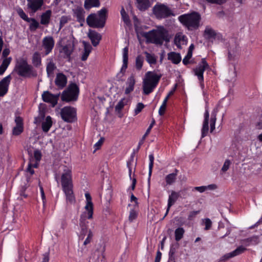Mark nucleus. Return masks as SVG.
Here are the masks:
<instances>
[{"label":"nucleus","mask_w":262,"mask_h":262,"mask_svg":"<svg viewBox=\"0 0 262 262\" xmlns=\"http://www.w3.org/2000/svg\"><path fill=\"white\" fill-rule=\"evenodd\" d=\"M67 103L73 104L78 100L80 84L78 77L67 70Z\"/></svg>","instance_id":"nucleus-1"},{"label":"nucleus","mask_w":262,"mask_h":262,"mask_svg":"<svg viewBox=\"0 0 262 262\" xmlns=\"http://www.w3.org/2000/svg\"><path fill=\"white\" fill-rule=\"evenodd\" d=\"M13 71L19 76L24 78L37 76V72L33 66L28 63L27 58L22 57L16 59Z\"/></svg>","instance_id":"nucleus-2"},{"label":"nucleus","mask_w":262,"mask_h":262,"mask_svg":"<svg viewBox=\"0 0 262 262\" xmlns=\"http://www.w3.org/2000/svg\"><path fill=\"white\" fill-rule=\"evenodd\" d=\"M201 19V14L194 11L182 14L178 18L183 27L189 31L198 30L200 27Z\"/></svg>","instance_id":"nucleus-3"},{"label":"nucleus","mask_w":262,"mask_h":262,"mask_svg":"<svg viewBox=\"0 0 262 262\" xmlns=\"http://www.w3.org/2000/svg\"><path fill=\"white\" fill-rule=\"evenodd\" d=\"M143 36L148 42L158 45H163L164 41L168 42L170 41L168 32L163 27L159 28L157 30L144 32Z\"/></svg>","instance_id":"nucleus-4"},{"label":"nucleus","mask_w":262,"mask_h":262,"mask_svg":"<svg viewBox=\"0 0 262 262\" xmlns=\"http://www.w3.org/2000/svg\"><path fill=\"white\" fill-rule=\"evenodd\" d=\"M162 77L161 74H157L155 71H148L146 73L143 81V93L149 95L157 87Z\"/></svg>","instance_id":"nucleus-5"},{"label":"nucleus","mask_w":262,"mask_h":262,"mask_svg":"<svg viewBox=\"0 0 262 262\" xmlns=\"http://www.w3.org/2000/svg\"><path fill=\"white\" fill-rule=\"evenodd\" d=\"M152 13L158 19L174 16L171 10L166 5L157 3L152 8Z\"/></svg>","instance_id":"nucleus-6"},{"label":"nucleus","mask_w":262,"mask_h":262,"mask_svg":"<svg viewBox=\"0 0 262 262\" xmlns=\"http://www.w3.org/2000/svg\"><path fill=\"white\" fill-rule=\"evenodd\" d=\"M73 185L72 182V169H67V202L71 204H75V197L73 191Z\"/></svg>","instance_id":"nucleus-7"},{"label":"nucleus","mask_w":262,"mask_h":262,"mask_svg":"<svg viewBox=\"0 0 262 262\" xmlns=\"http://www.w3.org/2000/svg\"><path fill=\"white\" fill-rule=\"evenodd\" d=\"M86 23L90 27L94 28H102L105 25V22L99 18L95 13H92L88 16Z\"/></svg>","instance_id":"nucleus-8"},{"label":"nucleus","mask_w":262,"mask_h":262,"mask_svg":"<svg viewBox=\"0 0 262 262\" xmlns=\"http://www.w3.org/2000/svg\"><path fill=\"white\" fill-rule=\"evenodd\" d=\"M88 218V215H86L85 213H82L80 215L79 220V226L80 227V232L79 235V239L83 240L84 236L87 235L89 233L88 230V224L89 222L87 221Z\"/></svg>","instance_id":"nucleus-9"},{"label":"nucleus","mask_w":262,"mask_h":262,"mask_svg":"<svg viewBox=\"0 0 262 262\" xmlns=\"http://www.w3.org/2000/svg\"><path fill=\"white\" fill-rule=\"evenodd\" d=\"M209 68V65L206 58H203L198 66L193 69L194 74L197 76L198 78H204V71Z\"/></svg>","instance_id":"nucleus-10"},{"label":"nucleus","mask_w":262,"mask_h":262,"mask_svg":"<svg viewBox=\"0 0 262 262\" xmlns=\"http://www.w3.org/2000/svg\"><path fill=\"white\" fill-rule=\"evenodd\" d=\"M128 48L127 47H125L123 49L122 55H123V64L120 69V72L117 75V77L118 78V80H122L121 78L124 75L125 71L127 68L128 66Z\"/></svg>","instance_id":"nucleus-11"},{"label":"nucleus","mask_w":262,"mask_h":262,"mask_svg":"<svg viewBox=\"0 0 262 262\" xmlns=\"http://www.w3.org/2000/svg\"><path fill=\"white\" fill-rule=\"evenodd\" d=\"M89 262H106L104 255V247L101 250L95 251L90 257Z\"/></svg>","instance_id":"nucleus-12"},{"label":"nucleus","mask_w":262,"mask_h":262,"mask_svg":"<svg viewBox=\"0 0 262 262\" xmlns=\"http://www.w3.org/2000/svg\"><path fill=\"white\" fill-rule=\"evenodd\" d=\"M41 97L44 102L51 103L52 106L54 107L57 103L59 95H54L51 94L50 92L47 91L43 92Z\"/></svg>","instance_id":"nucleus-13"},{"label":"nucleus","mask_w":262,"mask_h":262,"mask_svg":"<svg viewBox=\"0 0 262 262\" xmlns=\"http://www.w3.org/2000/svg\"><path fill=\"white\" fill-rule=\"evenodd\" d=\"M85 196L86 204L84 207L85 211L83 213H85L86 215H88L89 219H92L93 215V204L92 202V198L90 194L88 192L85 193Z\"/></svg>","instance_id":"nucleus-14"},{"label":"nucleus","mask_w":262,"mask_h":262,"mask_svg":"<svg viewBox=\"0 0 262 262\" xmlns=\"http://www.w3.org/2000/svg\"><path fill=\"white\" fill-rule=\"evenodd\" d=\"M28 2L27 8L30 9L32 13L40 10L43 4V0H27Z\"/></svg>","instance_id":"nucleus-15"},{"label":"nucleus","mask_w":262,"mask_h":262,"mask_svg":"<svg viewBox=\"0 0 262 262\" xmlns=\"http://www.w3.org/2000/svg\"><path fill=\"white\" fill-rule=\"evenodd\" d=\"M247 249L245 247H244L243 246H240L233 251L227 253L225 254L224 256H223L221 258V260L225 261L230 258L233 257L234 256L239 255L243 253Z\"/></svg>","instance_id":"nucleus-16"},{"label":"nucleus","mask_w":262,"mask_h":262,"mask_svg":"<svg viewBox=\"0 0 262 262\" xmlns=\"http://www.w3.org/2000/svg\"><path fill=\"white\" fill-rule=\"evenodd\" d=\"M247 249L245 247H244L243 246H240L233 251L227 253L225 254L224 256H223L221 258V260L225 261L230 258L233 257L234 256L239 255L243 253Z\"/></svg>","instance_id":"nucleus-17"},{"label":"nucleus","mask_w":262,"mask_h":262,"mask_svg":"<svg viewBox=\"0 0 262 262\" xmlns=\"http://www.w3.org/2000/svg\"><path fill=\"white\" fill-rule=\"evenodd\" d=\"M77 120L76 108L67 105V122L73 123L76 122Z\"/></svg>","instance_id":"nucleus-18"},{"label":"nucleus","mask_w":262,"mask_h":262,"mask_svg":"<svg viewBox=\"0 0 262 262\" xmlns=\"http://www.w3.org/2000/svg\"><path fill=\"white\" fill-rule=\"evenodd\" d=\"M209 113L208 108L207 106L205 107V112L204 113V120L203 123V126L201 130V137L204 138L207 136L209 130Z\"/></svg>","instance_id":"nucleus-19"},{"label":"nucleus","mask_w":262,"mask_h":262,"mask_svg":"<svg viewBox=\"0 0 262 262\" xmlns=\"http://www.w3.org/2000/svg\"><path fill=\"white\" fill-rule=\"evenodd\" d=\"M43 46L45 49V55L49 54L53 49L54 46L53 38L51 36L45 37L42 40Z\"/></svg>","instance_id":"nucleus-20"},{"label":"nucleus","mask_w":262,"mask_h":262,"mask_svg":"<svg viewBox=\"0 0 262 262\" xmlns=\"http://www.w3.org/2000/svg\"><path fill=\"white\" fill-rule=\"evenodd\" d=\"M11 79V77L9 75L0 81V97L4 96L7 93Z\"/></svg>","instance_id":"nucleus-21"},{"label":"nucleus","mask_w":262,"mask_h":262,"mask_svg":"<svg viewBox=\"0 0 262 262\" xmlns=\"http://www.w3.org/2000/svg\"><path fill=\"white\" fill-rule=\"evenodd\" d=\"M88 35L94 47H96L98 45L102 38L100 34L92 30H89Z\"/></svg>","instance_id":"nucleus-22"},{"label":"nucleus","mask_w":262,"mask_h":262,"mask_svg":"<svg viewBox=\"0 0 262 262\" xmlns=\"http://www.w3.org/2000/svg\"><path fill=\"white\" fill-rule=\"evenodd\" d=\"M260 242L258 235H253L247 238L242 239L241 243L246 247L251 245H256Z\"/></svg>","instance_id":"nucleus-23"},{"label":"nucleus","mask_w":262,"mask_h":262,"mask_svg":"<svg viewBox=\"0 0 262 262\" xmlns=\"http://www.w3.org/2000/svg\"><path fill=\"white\" fill-rule=\"evenodd\" d=\"M46 71L48 77L52 79L54 77V72L56 70V66L52 59H48Z\"/></svg>","instance_id":"nucleus-24"},{"label":"nucleus","mask_w":262,"mask_h":262,"mask_svg":"<svg viewBox=\"0 0 262 262\" xmlns=\"http://www.w3.org/2000/svg\"><path fill=\"white\" fill-rule=\"evenodd\" d=\"M136 83L135 78L134 74H132L127 79L126 82V88L125 90V94L128 95L133 92Z\"/></svg>","instance_id":"nucleus-25"},{"label":"nucleus","mask_w":262,"mask_h":262,"mask_svg":"<svg viewBox=\"0 0 262 262\" xmlns=\"http://www.w3.org/2000/svg\"><path fill=\"white\" fill-rule=\"evenodd\" d=\"M178 172L179 170L176 168L173 172L165 176L166 185H171L176 182Z\"/></svg>","instance_id":"nucleus-26"},{"label":"nucleus","mask_w":262,"mask_h":262,"mask_svg":"<svg viewBox=\"0 0 262 262\" xmlns=\"http://www.w3.org/2000/svg\"><path fill=\"white\" fill-rule=\"evenodd\" d=\"M75 47V38L73 37H70L69 39L67 41V58L70 61V56L73 52Z\"/></svg>","instance_id":"nucleus-27"},{"label":"nucleus","mask_w":262,"mask_h":262,"mask_svg":"<svg viewBox=\"0 0 262 262\" xmlns=\"http://www.w3.org/2000/svg\"><path fill=\"white\" fill-rule=\"evenodd\" d=\"M55 180L57 183L58 186L61 184L63 191L66 193V173L60 174L56 173L55 175Z\"/></svg>","instance_id":"nucleus-28"},{"label":"nucleus","mask_w":262,"mask_h":262,"mask_svg":"<svg viewBox=\"0 0 262 262\" xmlns=\"http://www.w3.org/2000/svg\"><path fill=\"white\" fill-rule=\"evenodd\" d=\"M55 83L59 89H63L66 86V75L62 73L57 74Z\"/></svg>","instance_id":"nucleus-29"},{"label":"nucleus","mask_w":262,"mask_h":262,"mask_svg":"<svg viewBox=\"0 0 262 262\" xmlns=\"http://www.w3.org/2000/svg\"><path fill=\"white\" fill-rule=\"evenodd\" d=\"M82 43L84 47V52L82 55L81 59L82 61H85L88 59V57L91 52L92 47L89 42L83 40Z\"/></svg>","instance_id":"nucleus-30"},{"label":"nucleus","mask_w":262,"mask_h":262,"mask_svg":"<svg viewBox=\"0 0 262 262\" xmlns=\"http://www.w3.org/2000/svg\"><path fill=\"white\" fill-rule=\"evenodd\" d=\"M180 192L172 191L171 193L168 196V209H170V207L176 203L180 197Z\"/></svg>","instance_id":"nucleus-31"},{"label":"nucleus","mask_w":262,"mask_h":262,"mask_svg":"<svg viewBox=\"0 0 262 262\" xmlns=\"http://www.w3.org/2000/svg\"><path fill=\"white\" fill-rule=\"evenodd\" d=\"M137 7L138 9L141 11H144L148 9L150 6V4L149 0H136Z\"/></svg>","instance_id":"nucleus-32"},{"label":"nucleus","mask_w":262,"mask_h":262,"mask_svg":"<svg viewBox=\"0 0 262 262\" xmlns=\"http://www.w3.org/2000/svg\"><path fill=\"white\" fill-rule=\"evenodd\" d=\"M167 58L174 64H178L181 60V56L180 53L171 52L167 55Z\"/></svg>","instance_id":"nucleus-33"},{"label":"nucleus","mask_w":262,"mask_h":262,"mask_svg":"<svg viewBox=\"0 0 262 262\" xmlns=\"http://www.w3.org/2000/svg\"><path fill=\"white\" fill-rule=\"evenodd\" d=\"M32 63L35 68H38L41 66V57L38 52L33 53L32 57Z\"/></svg>","instance_id":"nucleus-34"},{"label":"nucleus","mask_w":262,"mask_h":262,"mask_svg":"<svg viewBox=\"0 0 262 262\" xmlns=\"http://www.w3.org/2000/svg\"><path fill=\"white\" fill-rule=\"evenodd\" d=\"M51 11L50 10H47L45 13H43L40 17V24L44 25L49 24L51 16Z\"/></svg>","instance_id":"nucleus-35"},{"label":"nucleus","mask_w":262,"mask_h":262,"mask_svg":"<svg viewBox=\"0 0 262 262\" xmlns=\"http://www.w3.org/2000/svg\"><path fill=\"white\" fill-rule=\"evenodd\" d=\"M52 125V121L51 117L49 116H47L45 121L42 123V129L43 132L47 133L50 130Z\"/></svg>","instance_id":"nucleus-36"},{"label":"nucleus","mask_w":262,"mask_h":262,"mask_svg":"<svg viewBox=\"0 0 262 262\" xmlns=\"http://www.w3.org/2000/svg\"><path fill=\"white\" fill-rule=\"evenodd\" d=\"M77 20L79 23H82L84 21V11L82 8L78 7L77 8L74 12Z\"/></svg>","instance_id":"nucleus-37"},{"label":"nucleus","mask_w":262,"mask_h":262,"mask_svg":"<svg viewBox=\"0 0 262 262\" xmlns=\"http://www.w3.org/2000/svg\"><path fill=\"white\" fill-rule=\"evenodd\" d=\"M155 119L154 118H152L151 122L150 124V125L148 126V127L147 128L145 133L142 136V138L141 139V140L139 141V142L138 143V145L139 147H141V145L144 143V140H145V138L148 135V134L150 133V130H151V128H152L153 126L155 125Z\"/></svg>","instance_id":"nucleus-38"},{"label":"nucleus","mask_w":262,"mask_h":262,"mask_svg":"<svg viewBox=\"0 0 262 262\" xmlns=\"http://www.w3.org/2000/svg\"><path fill=\"white\" fill-rule=\"evenodd\" d=\"M216 33L215 31L210 27L207 26L205 28L204 32V36L207 39L214 38L216 36Z\"/></svg>","instance_id":"nucleus-39"},{"label":"nucleus","mask_w":262,"mask_h":262,"mask_svg":"<svg viewBox=\"0 0 262 262\" xmlns=\"http://www.w3.org/2000/svg\"><path fill=\"white\" fill-rule=\"evenodd\" d=\"M179 246V243L172 244L170 245V249L168 253L169 259L170 260H174V255L176 253L177 249Z\"/></svg>","instance_id":"nucleus-40"},{"label":"nucleus","mask_w":262,"mask_h":262,"mask_svg":"<svg viewBox=\"0 0 262 262\" xmlns=\"http://www.w3.org/2000/svg\"><path fill=\"white\" fill-rule=\"evenodd\" d=\"M185 230L182 227H179L175 230L174 236L175 240L178 242L180 241L184 236Z\"/></svg>","instance_id":"nucleus-41"},{"label":"nucleus","mask_w":262,"mask_h":262,"mask_svg":"<svg viewBox=\"0 0 262 262\" xmlns=\"http://www.w3.org/2000/svg\"><path fill=\"white\" fill-rule=\"evenodd\" d=\"M144 58L141 55H138L136 58L135 68L137 71H140L143 67Z\"/></svg>","instance_id":"nucleus-42"},{"label":"nucleus","mask_w":262,"mask_h":262,"mask_svg":"<svg viewBox=\"0 0 262 262\" xmlns=\"http://www.w3.org/2000/svg\"><path fill=\"white\" fill-rule=\"evenodd\" d=\"M146 56V61L150 64H155L157 63V57L154 55L151 54L147 51L144 52Z\"/></svg>","instance_id":"nucleus-43"},{"label":"nucleus","mask_w":262,"mask_h":262,"mask_svg":"<svg viewBox=\"0 0 262 262\" xmlns=\"http://www.w3.org/2000/svg\"><path fill=\"white\" fill-rule=\"evenodd\" d=\"M27 22H31L29 25V29L31 31H35L39 27V23L34 18H30Z\"/></svg>","instance_id":"nucleus-44"},{"label":"nucleus","mask_w":262,"mask_h":262,"mask_svg":"<svg viewBox=\"0 0 262 262\" xmlns=\"http://www.w3.org/2000/svg\"><path fill=\"white\" fill-rule=\"evenodd\" d=\"M107 9L103 7L100 10L98 11L97 16L106 23V20L107 18Z\"/></svg>","instance_id":"nucleus-45"},{"label":"nucleus","mask_w":262,"mask_h":262,"mask_svg":"<svg viewBox=\"0 0 262 262\" xmlns=\"http://www.w3.org/2000/svg\"><path fill=\"white\" fill-rule=\"evenodd\" d=\"M149 171H148V181L149 182L151 173H152V169L154 166V155L153 154H150L149 155Z\"/></svg>","instance_id":"nucleus-46"},{"label":"nucleus","mask_w":262,"mask_h":262,"mask_svg":"<svg viewBox=\"0 0 262 262\" xmlns=\"http://www.w3.org/2000/svg\"><path fill=\"white\" fill-rule=\"evenodd\" d=\"M125 98H123L121 99L117 103V104L115 106V111L118 113L119 114L121 113L122 110L124 107V105L126 103L124 102Z\"/></svg>","instance_id":"nucleus-47"},{"label":"nucleus","mask_w":262,"mask_h":262,"mask_svg":"<svg viewBox=\"0 0 262 262\" xmlns=\"http://www.w3.org/2000/svg\"><path fill=\"white\" fill-rule=\"evenodd\" d=\"M16 12L18 14V15H19V16L21 18L23 19V20H24L25 21H27L28 20H29V19L30 18H29L28 17V16L27 15V14L25 13V12L24 11V10H23L22 8H18L16 9Z\"/></svg>","instance_id":"nucleus-48"},{"label":"nucleus","mask_w":262,"mask_h":262,"mask_svg":"<svg viewBox=\"0 0 262 262\" xmlns=\"http://www.w3.org/2000/svg\"><path fill=\"white\" fill-rule=\"evenodd\" d=\"M120 14L121 15V18H122L123 21L125 23L127 24V23H129L130 20H129V18L128 16V15L126 12L123 7H122V8H121V9L120 11Z\"/></svg>","instance_id":"nucleus-49"},{"label":"nucleus","mask_w":262,"mask_h":262,"mask_svg":"<svg viewBox=\"0 0 262 262\" xmlns=\"http://www.w3.org/2000/svg\"><path fill=\"white\" fill-rule=\"evenodd\" d=\"M46 108V105L45 104H40L39 106V116L41 119L45 118Z\"/></svg>","instance_id":"nucleus-50"},{"label":"nucleus","mask_w":262,"mask_h":262,"mask_svg":"<svg viewBox=\"0 0 262 262\" xmlns=\"http://www.w3.org/2000/svg\"><path fill=\"white\" fill-rule=\"evenodd\" d=\"M24 130L23 126H15L13 127L12 130V134L14 136H18Z\"/></svg>","instance_id":"nucleus-51"},{"label":"nucleus","mask_w":262,"mask_h":262,"mask_svg":"<svg viewBox=\"0 0 262 262\" xmlns=\"http://www.w3.org/2000/svg\"><path fill=\"white\" fill-rule=\"evenodd\" d=\"M192 52L191 51H188L187 55L183 59V63L184 65H187L190 62L189 59L192 57Z\"/></svg>","instance_id":"nucleus-52"},{"label":"nucleus","mask_w":262,"mask_h":262,"mask_svg":"<svg viewBox=\"0 0 262 262\" xmlns=\"http://www.w3.org/2000/svg\"><path fill=\"white\" fill-rule=\"evenodd\" d=\"M144 105L143 103L139 102V103H137L136 107L134 110L135 115H137L138 114H139L142 111V110L144 108Z\"/></svg>","instance_id":"nucleus-53"},{"label":"nucleus","mask_w":262,"mask_h":262,"mask_svg":"<svg viewBox=\"0 0 262 262\" xmlns=\"http://www.w3.org/2000/svg\"><path fill=\"white\" fill-rule=\"evenodd\" d=\"M93 237V232L91 230H89L87 237L85 238V239L84 240V241L83 242V245H86L90 243L92 240Z\"/></svg>","instance_id":"nucleus-54"},{"label":"nucleus","mask_w":262,"mask_h":262,"mask_svg":"<svg viewBox=\"0 0 262 262\" xmlns=\"http://www.w3.org/2000/svg\"><path fill=\"white\" fill-rule=\"evenodd\" d=\"M33 156L35 161L37 162H39L42 157L41 152L39 149H35L34 151Z\"/></svg>","instance_id":"nucleus-55"},{"label":"nucleus","mask_w":262,"mask_h":262,"mask_svg":"<svg viewBox=\"0 0 262 262\" xmlns=\"http://www.w3.org/2000/svg\"><path fill=\"white\" fill-rule=\"evenodd\" d=\"M230 161L228 159L226 160L222 168V171L223 172H226V171H227L230 167Z\"/></svg>","instance_id":"nucleus-56"},{"label":"nucleus","mask_w":262,"mask_h":262,"mask_svg":"<svg viewBox=\"0 0 262 262\" xmlns=\"http://www.w3.org/2000/svg\"><path fill=\"white\" fill-rule=\"evenodd\" d=\"M204 224L205 225V230H209L212 226V222L209 218H206L204 220Z\"/></svg>","instance_id":"nucleus-57"},{"label":"nucleus","mask_w":262,"mask_h":262,"mask_svg":"<svg viewBox=\"0 0 262 262\" xmlns=\"http://www.w3.org/2000/svg\"><path fill=\"white\" fill-rule=\"evenodd\" d=\"M137 213H136V212L133 209L131 210L130 211V213H129V217H128L129 221L130 222H132L134 220H135L137 218Z\"/></svg>","instance_id":"nucleus-58"},{"label":"nucleus","mask_w":262,"mask_h":262,"mask_svg":"<svg viewBox=\"0 0 262 262\" xmlns=\"http://www.w3.org/2000/svg\"><path fill=\"white\" fill-rule=\"evenodd\" d=\"M12 60V58L11 57L8 58H4L3 60L2 66L5 67V68L7 69L8 67L10 64L11 61Z\"/></svg>","instance_id":"nucleus-59"},{"label":"nucleus","mask_w":262,"mask_h":262,"mask_svg":"<svg viewBox=\"0 0 262 262\" xmlns=\"http://www.w3.org/2000/svg\"><path fill=\"white\" fill-rule=\"evenodd\" d=\"M26 172L27 173H28L30 176H32L34 173V170L33 169V165L31 162L28 164V167L26 170Z\"/></svg>","instance_id":"nucleus-60"},{"label":"nucleus","mask_w":262,"mask_h":262,"mask_svg":"<svg viewBox=\"0 0 262 262\" xmlns=\"http://www.w3.org/2000/svg\"><path fill=\"white\" fill-rule=\"evenodd\" d=\"M86 2H90L92 6L94 7H98L100 6V1L99 0H85Z\"/></svg>","instance_id":"nucleus-61"},{"label":"nucleus","mask_w":262,"mask_h":262,"mask_svg":"<svg viewBox=\"0 0 262 262\" xmlns=\"http://www.w3.org/2000/svg\"><path fill=\"white\" fill-rule=\"evenodd\" d=\"M200 212V210L198 211H191L189 213V214L188 216V219L189 220H192L194 217H195V216L198 214Z\"/></svg>","instance_id":"nucleus-62"},{"label":"nucleus","mask_w":262,"mask_h":262,"mask_svg":"<svg viewBox=\"0 0 262 262\" xmlns=\"http://www.w3.org/2000/svg\"><path fill=\"white\" fill-rule=\"evenodd\" d=\"M217 112H218V110L217 108H214L212 110V111L211 112V114L210 120H214V121L216 120V115H217Z\"/></svg>","instance_id":"nucleus-63"},{"label":"nucleus","mask_w":262,"mask_h":262,"mask_svg":"<svg viewBox=\"0 0 262 262\" xmlns=\"http://www.w3.org/2000/svg\"><path fill=\"white\" fill-rule=\"evenodd\" d=\"M23 120L21 117L19 116L16 117L15 119V122L16 126H23Z\"/></svg>","instance_id":"nucleus-64"}]
</instances>
